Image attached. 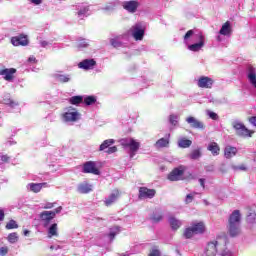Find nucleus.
Instances as JSON below:
<instances>
[{
  "mask_svg": "<svg viewBox=\"0 0 256 256\" xmlns=\"http://www.w3.org/2000/svg\"><path fill=\"white\" fill-rule=\"evenodd\" d=\"M213 83L214 81L207 76H201L198 79V87H200L201 89H211L213 87Z\"/></svg>",
  "mask_w": 256,
  "mask_h": 256,
  "instance_id": "f8f14e48",
  "label": "nucleus"
},
{
  "mask_svg": "<svg viewBox=\"0 0 256 256\" xmlns=\"http://www.w3.org/2000/svg\"><path fill=\"white\" fill-rule=\"evenodd\" d=\"M30 231L29 230H24V235L27 237L29 235Z\"/></svg>",
  "mask_w": 256,
  "mask_h": 256,
  "instance_id": "e2e57ef3",
  "label": "nucleus"
},
{
  "mask_svg": "<svg viewBox=\"0 0 256 256\" xmlns=\"http://www.w3.org/2000/svg\"><path fill=\"white\" fill-rule=\"evenodd\" d=\"M228 231L231 237H237L241 230H239V223H241V212L234 210L228 220Z\"/></svg>",
  "mask_w": 256,
  "mask_h": 256,
  "instance_id": "f257e3e1",
  "label": "nucleus"
},
{
  "mask_svg": "<svg viewBox=\"0 0 256 256\" xmlns=\"http://www.w3.org/2000/svg\"><path fill=\"white\" fill-rule=\"evenodd\" d=\"M233 127L236 134H238L240 137H252L253 133H255L254 131L247 129V127L239 122L234 123Z\"/></svg>",
  "mask_w": 256,
  "mask_h": 256,
  "instance_id": "1a4fd4ad",
  "label": "nucleus"
},
{
  "mask_svg": "<svg viewBox=\"0 0 256 256\" xmlns=\"http://www.w3.org/2000/svg\"><path fill=\"white\" fill-rule=\"evenodd\" d=\"M149 256H161V252L157 249H154L149 253Z\"/></svg>",
  "mask_w": 256,
  "mask_h": 256,
  "instance_id": "3c124183",
  "label": "nucleus"
},
{
  "mask_svg": "<svg viewBox=\"0 0 256 256\" xmlns=\"http://www.w3.org/2000/svg\"><path fill=\"white\" fill-rule=\"evenodd\" d=\"M220 35H231L232 29H231V22L227 21L222 25V28L219 31Z\"/></svg>",
  "mask_w": 256,
  "mask_h": 256,
  "instance_id": "393cba45",
  "label": "nucleus"
},
{
  "mask_svg": "<svg viewBox=\"0 0 256 256\" xmlns=\"http://www.w3.org/2000/svg\"><path fill=\"white\" fill-rule=\"evenodd\" d=\"M111 45H112L113 47H119V42H118L117 40H115V39H112V40H111Z\"/></svg>",
  "mask_w": 256,
  "mask_h": 256,
  "instance_id": "6e6d98bb",
  "label": "nucleus"
},
{
  "mask_svg": "<svg viewBox=\"0 0 256 256\" xmlns=\"http://www.w3.org/2000/svg\"><path fill=\"white\" fill-rule=\"evenodd\" d=\"M170 123L171 125H177V116L175 115H170Z\"/></svg>",
  "mask_w": 256,
  "mask_h": 256,
  "instance_id": "8fccbe9b",
  "label": "nucleus"
},
{
  "mask_svg": "<svg viewBox=\"0 0 256 256\" xmlns=\"http://www.w3.org/2000/svg\"><path fill=\"white\" fill-rule=\"evenodd\" d=\"M207 115L208 117H210V119H212L213 121H218L219 120V115H217V113L213 112V111H207Z\"/></svg>",
  "mask_w": 256,
  "mask_h": 256,
  "instance_id": "79ce46f5",
  "label": "nucleus"
},
{
  "mask_svg": "<svg viewBox=\"0 0 256 256\" xmlns=\"http://www.w3.org/2000/svg\"><path fill=\"white\" fill-rule=\"evenodd\" d=\"M232 169L234 171H246L247 170V167L245 166V164H242L240 166H235V165H232Z\"/></svg>",
  "mask_w": 256,
  "mask_h": 256,
  "instance_id": "c03bdc74",
  "label": "nucleus"
},
{
  "mask_svg": "<svg viewBox=\"0 0 256 256\" xmlns=\"http://www.w3.org/2000/svg\"><path fill=\"white\" fill-rule=\"evenodd\" d=\"M7 240L12 244L17 243V241H19V234H17V232L10 233Z\"/></svg>",
  "mask_w": 256,
  "mask_h": 256,
  "instance_id": "f704fd0d",
  "label": "nucleus"
},
{
  "mask_svg": "<svg viewBox=\"0 0 256 256\" xmlns=\"http://www.w3.org/2000/svg\"><path fill=\"white\" fill-rule=\"evenodd\" d=\"M61 209H63L61 206L56 208L53 211H43L40 213L39 217L41 221L44 224V227H48L49 223L53 221V218L57 216V214L61 213Z\"/></svg>",
  "mask_w": 256,
  "mask_h": 256,
  "instance_id": "7ed1b4c3",
  "label": "nucleus"
},
{
  "mask_svg": "<svg viewBox=\"0 0 256 256\" xmlns=\"http://www.w3.org/2000/svg\"><path fill=\"white\" fill-rule=\"evenodd\" d=\"M248 209H249L250 212H249V214L246 217V221H247V223H255V221H256V213L251 208H248Z\"/></svg>",
  "mask_w": 256,
  "mask_h": 256,
  "instance_id": "72a5a7b5",
  "label": "nucleus"
},
{
  "mask_svg": "<svg viewBox=\"0 0 256 256\" xmlns=\"http://www.w3.org/2000/svg\"><path fill=\"white\" fill-rule=\"evenodd\" d=\"M119 199V190H115L105 201L106 207H111Z\"/></svg>",
  "mask_w": 256,
  "mask_h": 256,
  "instance_id": "412c9836",
  "label": "nucleus"
},
{
  "mask_svg": "<svg viewBox=\"0 0 256 256\" xmlns=\"http://www.w3.org/2000/svg\"><path fill=\"white\" fill-rule=\"evenodd\" d=\"M70 105H81L83 103V96H72L69 99Z\"/></svg>",
  "mask_w": 256,
  "mask_h": 256,
  "instance_id": "2f4dec72",
  "label": "nucleus"
},
{
  "mask_svg": "<svg viewBox=\"0 0 256 256\" xmlns=\"http://www.w3.org/2000/svg\"><path fill=\"white\" fill-rule=\"evenodd\" d=\"M131 31L135 41H143V37H145V28L141 23L132 26Z\"/></svg>",
  "mask_w": 256,
  "mask_h": 256,
  "instance_id": "423d86ee",
  "label": "nucleus"
},
{
  "mask_svg": "<svg viewBox=\"0 0 256 256\" xmlns=\"http://www.w3.org/2000/svg\"><path fill=\"white\" fill-rule=\"evenodd\" d=\"M208 151H210L212 153V155L217 156L219 155L221 148L219 147V144H217V142H212L208 145L207 147Z\"/></svg>",
  "mask_w": 256,
  "mask_h": 256,
  "instance_id": "a878e982",
  "label": "nucleus"
},
{
  "mask_svg": "<svg viewBox=\"0 0 256 256\" xmlns=\"http://www.w3.org/2000/svg\"><path fill=\"white\" fill-rule=\"evenodd\" d=\"M195 32L193 31V30H188L187 32H186V34L184 35V40L185 41H187V39H190L191 37H193V34H194Z\"/></svg>",
  "mask_w": 256,
  "mask_h": 256,
  "instance_id": "49530a36",
  "label": "nucleus"
},
{
  "mask_svg": "<svg viewBox=\"0 0 256 256\" xmlns=\"http://www.w3.org/2000/svg\"><path fill=\"white\" fill-rule=\"evenodd\" d=\"M191 227L195 235L205 233V224L203 222L195 223Z\"/></svg>",
  "mask_w": 256,
  "mask_h": 256,
  "instance_id": "4be33fe9",
  "label": "nucleus"
},
{
  "mask_svg": "<svg viewBox=\"0 0 256 256\" xmlns=\"http://www.w3.org/2000/svg\"><path fill=\"white\" fill-rule=\"evenodd\" d=\"M83 173H91L92 175H101V171L97 167V162L87 161L83 164L82 168Z\"/></svg>",
  "mask_w": 256,
  "mask_h": 256,
  "instance_id": "0eeeda50",
  "label": "nucleus"
},
{
  "mask_svg": "<svg viewBox=\"0 0 256 256\" xmlns=\"http://www.w3.org/2000/svg\"><path fill=\"white\" fill-rule=\"evenodd\" d=\"M28 61H35V58H29Z\"/></svg>",
  "mask_w": 256,
  "mask_h": 256,
  "instance_id": "0e129e2a",
  "label": "nucleus"
},
{
  "mask_svg": "<svg viewBox=\"0 0 256 256\" xmlns=\"http://www.w3.org/2000/svg\"><path fill=\"white\" fill-rule=\"evenodd\" d=\"M89 12V7H85L82 8L79 12H78V17H81V15H85V13Z\"/></svg>",
  "mask_w": 256,
  "mask_h": 256,
  "instance_id": "de8ad7c7",
  "label": "nucleus"
},
{
  "mask_svg": "<svg viewBox=\"0 0 256 256\" xmlns=\"http://www.w3.org/2000/svg\"><path fill=\"white\" fill-rule=\"evenodd\" d=\"M185 239H191V237H193V235H195V232L193 231L192 227H188L184 230L183 233Z\"/></svg>",
  "mask_w": 256,
  "mask_h": 256,
  "instance_id": "c9c22d12",
  "label": "nucleus"
},
{
  "mask_svg": "<svg viewBox=\"0 0 256 256\" xmlns=\"http://www.w3.org/2000/svg\"><path fill=\"white\" fill-rule=\"evenodd\" d=\"M157 195V190L149 189L147 187H140L138 199H153Z\"/></svg>",
  "mask_w": 256,
  "mask_h": 256,
  "instance_id": "9d476101",
  "label": "nucleus"
},
{
  "mask_svg": "<svg viewBox=\"0 0 256 256\" xmlns=\"http://www.w3.org/2000/svg\"><path fill=\"white\" fill-rule=\"evenodd\" d=\"M138 7H139V2L135 0L126 1L123 3V8L129 13H135Z\"/></svg>",
  "mask_w": 256,
  "mask_h": 256,
  "instance_id": "a211bd4d",
  "label": "nucleus"
},
{
  "mask_svg": "<svg viewBox=\"0 0 256 256\" xmlns=\"http://www.w3.org/2000/svg\"><path fill=\"white\" fill-rule=\"evenodd\" d=\"M121 233V227L119 226H115L113 228V231H111L109 234H108V237L110 239V241H113V239H115V237H117V235H119Z\"/></svg>",
  "mask_w": 256,
  "mask_h": 256,
  "instance_id": "473e14b6",
  "label": "nucleus"
},
{
  "mask_svg": "<svg viewBox=\"0 0 256 256\" xmlns=\"http://www.w3.org/2000/svg\"><path fill=\"white\" fill-rule=\"evenodd\" d=\"M199 183H200L201 187H203V189H205V179L204 178H200L199 179Z\"/></svg>",
  "mask_w": 256,
  "mask_h": 256,
  "instance_id": "bf43d9fd",
  "label": "nucleus"
},
{
  "mask_svg": "<svg viewBox=\"0 0 256 256\" xmlns=\"http://www.w3.org/2000/svg\"><path fill=\"white\" fill-rule=\"evenodd\" d=\"M7 105H15V102H13L12 100H8L6 101Z\"/></svg>",
  "mask_w": 256,
  "mask_h": 256,
  "instance_id": "680f3d73",
  "label": "nucleus"
},
{
  "mask_svg": "<svg viewBox=\"0 0 256 256\" xmlns=\"http://www.w3.org/2000/svg\"><path fill=\"white\" fill-rule=\"evenodd\" d=\"M225 247V240L218 238L217 240L211 241L206 247V256H217V251Z\"/></svg>",
  "mask_w": 256,
  "mask_h": 256,
  "instance_id": "f03ea898",
  "label": "nucleus"
},
{
  "mask_svg": "<svg viewBox=\"0 0 256 256\" xmlns=\"http://www.w3.org/2000/svg\"><path fill=\"white\" fill-rule=\"evenodd\" d=\"M15 73H17V69L15 68H5L0 70V75H4L5 81H12Z\"/></svg>",
  "mask_w": 256,
  "mask_h": 256,
  "instance_id": "6ab92c4d",
  "label": "nucleus"
},
{
  "mask_svg": "<svg viewBox=\"0 0 256 256\" xmlns=\"http://www.w3.org/2000/svg\"><path fill=\"white\" fill-rule=\"evenodd\" d=\"M81 114L79 112H65L62 117L67 123H75V121H79V117Z\"/></svg>",
  "mask_w": 256,
  "mask_h": 256,
  "instance_id": "2eb2a0df",
  "label": "nucleus"
},
{
  "mask_svg": "<svg viewBox=\"0 0 256 256\" xmlns=\"http://www.w3.org/2000/svg\"><path fill=\"white\" fill-rule=\"evenodd\" d=\"M187 123H189L190 127H192V129H199L200 131H203V129H205V124L199 120H197L195 117L193 116H189L186 119Z\"/></svg>",
  "mask_w": 256,
  "mask_h": 256,
  "instance_id": "4468645a",
  "label": "nucleus"
},
{
  "mask_svg": "<svg viewBox=\"0 0 256 256\" xmlns=\"http://www.w3.org/2000/svg\"><path fill=\"white\" fill-rule=\"evenodd\" d=\"M205 47V36L203 34L199 35V42L194 43L192 45L188 46L189 51H193L194 53H197V51H201Z\"/></svg>",
  "mask_w": 256,
  "mask_h": 256,
  "instance_id": "ddd939ff",
  "label": "nucleus"
},
{
  "mask_svg": "<svg viewBox=\"0 0 256 256\" xmlns=\"http://www.w3.org/2000/svg\"><path fill=\"white\" fill-rule=\"evenodd\" d=\"M84 103L88 106L93 105L97 103V98H95V96H87L86 98H84Z\"/></svg>",
  "mask_w": 256,
  "mask_h": 256,
  "instance_id": "e433bc0d",
  "label": "nucleus"
},
{
  "mask_svg": "<svg viewBox=\"0 0 256 256\" xmlns=\"http://www.w3.org/2000/svg\"><path fill=\"white\" fill-rule=\"evenodd\" d=\"M31 3H33L34 5H41V3H43V0H30Z\"/></svg>",
  "mask_w": 256,
  "mask_h": 256,
  "instance_id": "4d7b16f0",
  "label": "nucleus"
},
{
  "mask_svg": "<svg viewBox=\"0 0 256 256\" xmlns=\"http://www.w3.org/2000/svg\"><path fill=\"white\" fill-rule=\"evenodd\" d=\"M77 47L79 49H85L89 47V43L84 38H81L80 40H78Z\"/></svg>",
  "mask_w": 256,
  "mask_h": 256,
  "instance_id": "4c0bfd02",
  "label": "nucleus"
},
{
  "mask_svg": "<svg viewBox=\"0 0 256 256\" xmlns=\"http://www.w3.org/2000/svg\"><path fill=\"white\" fill-rule=\"evenodd\" d=\"M150 220L152 223H160V221H163V210L156 209L155 211H153L150 216Z\"/></svg>",
  "mask_w": 256,
  "mask_h": 256,
  "instance_id": "aec40b11",
  "label": "nucleus"
},
{
  "mask_svg": "<svg viewBox=\"0 0 256 256\" xmlns=\"http://www.w3.org/2000/svg\"><path fill=\"white\" fill-rule=\"evenodd\" d=\"M223 251L220 253V256H233L231 251H229L227 248L223 247Z\"/></svg>",
  "mask_w": 256,
  "mask_h": 256,
  "instance_id": "a18cd8bd",
  "label": "nucleus"
},
{
  "mask_svg": "<svg viewBox=\"0 0 256 256\" xmlns=\"http://www.w3.org/2000/svg\"><path fill=\"white\" fill-rule=\"evenodd\" d=\"M91 191V186L87 183H82L78 186V192L85 194V193H90Z\"/></svg>",
  "mask_w": 256,
  "mask_h": 256,
  "instance_id": "7c9ffc66",
  "label": "nucleus"
},
{
  "mask_svg": "<svg viewBox=\"0 0 256 256\" xmlns=\"http://www.w3.org/2000/svg\"><path fill=\"white\" fill-rule=\"evenodd\" d=\"M47 185L46 182L44 183H30L29 187H30V191H32V193H39L43 187H45Z\"/></svg>",
  "mask_w": 256,
  "mask_h": 256,
  "instance_id": "bb28decb",
  "label": "nucleus"
},
{
  "mask_svg": "<svg viewBox=\"0 0 256 256\" xmlns=\"http://www.w3.org/2000/svg\"><path fill=\"white\" fill-rule=\"evenodd\" d=\"M115 143V140L108 139L104 140L103 143L99 147V151H105L108 155H111L113 153H117V146H112ZM107 149V150H105Z\"/></svg>",
  "mask_w": 256,
  "mask_h": 256,
  "instance_id": "6e6552de",
  "label": "nucleus"
},
{
  "mask_svg": "<svg viewBox=\"0 0 256 256\" xmlns=\"http://www.w3.org/2000/svg\"><path fill=\"white\" fill-rule=\"evenodd\" d=\"M121 145L122 147H128L130 149V157H135V154L137 153V151H139V148L141 147V143L133 138H130L128 142L127 140H122Z\"/></svg>",
  "mask_w": 256,
  "mask_h": 256,
  "instance_id": "39448f33",
  "label": "nucleus"
},
{
  "mask_svg": "<svg viewBox=\"0 0 256 256\" xmlns=\"http://www.w3.org/2000/svg\"><path fill=\"white\" fill-rule=\"evenodd\" d=\"M190 159L192 160H197L199 159V157H201V151L199 149L193 150L190 155H189Z\"/></svg>",
  "mask_w": 256,
  "mask_h": 256,
  "instance_id": "58836bf2",
  "label": "nucleus"
},
{
  "mask_svg": "<svg viewBox=\"0 0 256 256\" xmlns=\"http://www.w3.org/2000/svg\"><path fill=\"white\" fill-rule=\"evenodd\" d=\"M249 122L251 123V125H254V127H256V116L250 117Z\"/></svg>",
  "mask_w": 256,
  "mask_h": 256,
  "instance_id": "5fc2aeb1",
  "label": "nucleus"
},
{
  "mask_svg": "<svg viewBox=\"0 0 256 256\" xmlns=\"http://www.w3.org/2000/svg\"><path fill=\"white\" fill-rule=\"evenodd\" d=\"M58 79L60 83H69V81H71V78H69V76L66 75H59Z\"/></svg>",
  "mask_w": 256,
  "mask_h": 256,
  "instance_id": "37998d69",
  "label": "nucleus"
},
{
  "mask_svg": "<svg viewBox=\"0 0 256 256\" xmlns=\"http://www.w3.org/2000/svg\"><path fill=\"white\" fill-rule=\"evenodd\" d=\"M5 219V211L0 209V221H3Z\"/></svg>",
  "mask_w": 256,
  "mask_h": 256,
  "instance_id": "13d9d810",
  "label": "nucleus"
},
{
  "mask_svg": "<svg viewBox=\"0 0 256 256\" xmlns=\"http://www.w3.org/2000/svg\"><path fill=\"white\" fill-rule=\"evenodd\" d=\"M224 155L226 159H231L232 157H235L237 155V149L233 146H227L224 149Z\"/></svg>",
  "mask_w": 256,
  "mask_h": 256,
  "instance_id": "5701e85b",
  "label": "nucleus"
},
{
  "mask_svg": "<svg viewBox=\"0 0 256 256\" xmlns=\"http://www.w3.org/2000/svg\"><path fill=\"white\" fill-rule=\"evenodd\" d=\"M95 65H97V61H95V59H85L78 64V67L85 71H89V69H93Z\"/></svg>",
  "mask_w": 256,
  "mask_h": 256,
  "instance_id": "f3484780",
  "label": "nucleus"
},
{
  "mask_svg": "<svg viewBox=\"0 0 256 256\" xmlns=\"http://www.w3.org/2000/svg\"><path fill=\"white\" fill-rule=\"evenodd\" d=\"M155 146L157 149H163L164 147H169V140L168 138H160L156 143Z\"/></svg>",
  "mask_w": 256,
  "mask_h": 256,
  "instance_id": "c756f323",
  "label": "nucleus"
},
{
  "mask_svg": "<svg viewBox=\"0 0 256 256\" xmlns=\"http://www.w3.org/2000/svg\"><path fill=\"white\" fill-rule=\"evenodd\" d=\"M247 78L250 84L256 89V68L252 65L247 67Z\"/></svg>",
  "mask_w": 256,
  "mask_h": 256,
  "instance_id": "dca6fc26",
  "label": "nucleus"
},
{
  "mask_svg": "<svg viewBox=\"0 0 256 256\" xmlns=\"http://www.w3.org/2000/svg\"><path fill=\"white\" fill-rule=\"evenodd\" d=\"M19 225L17 224V222L15 220H10L7 224H6V229L11 230V229H18Z\"/></svg>",
  "mask_w": 256,
  "mask_h": 256,
  "instance_id": "ea45409f",
  "label": "nucleus"
},
{
  "mask_svg": "<svg viewBox=\"0 0 256 256\" xmlns=\"http://www.w3.org/2000/svg\"><path fill=\"white\" fill-rule=\"evenodd\" d=\"M186 169L183 165L174 168L167 176L168 181H183Z\"/></svg>",
  "mask_w": 256,
  "mask_h": 256,
  "instance_id": "20e7f679",
  "label": "nucleus"
},
{
  "mask_svg": "<svg viewBox=\"0 0 256 256\" xmlns=\"http://www.w3.org/2000/svg\"><path fill=\"white\" fill-rule=\"evenodd\" d=\"M0 159L3 163H9L10 157L8 155H2Z\"/></svg>",
  "mask_w": 256,
  "mask_h": 256,
  "instance_id": "603ef678",
  "label": "nucleus"
},
{
  "mask_svg": "<svg viewBox=\"0 0 256 256\" xmlns=\"http://www.w3.org/2000/svg\"><path fill=\"white\" fill-rule=\"evenodd\" d=\"M11 43L14 45V47H19L20 45L22 47H25L29 45V39L27 38V35L20 34L19 36H14L11 38Z\"/></svg>",
  "mask_w": 256,
  "mask_h": 256,
  "instance_id": "9b49d317",
  "label": "nucleus"
},
{
  "mask_svg": "<svg viewBox=\"0 0 256 256\" xmlns=\"http://www.w3.org/2000/svg\"><path fill=\"white\" fill-rule=\"evenodd\" d=\"M190 145H193V142L187 138H181L180 140H178V146L181 149H187Z\"/></svg>",
  "mask_w": 256,
  "mask_h": 256,
  "instance_id": "c85d7f7f",
  "label": "nucleus"
},
{
  "mask_svg": "<svg viewBox=\"0 0 256 256\" xmlns=\"http://www.w3.org/2000/svg\"><path fill=\"white\" fill-rule=\"evenodd\" d=\"M169 224L173 231H177V229H179L181 227V220L175 218L174 216H171L169 218Z\"/></svg>",
  "mask_w": 256,
  "mask_h": 256,
  "instance_id": "cd10ccee",
  "label": "nucleus"
},
{
  "mask_svg": "<svg viewBox=\"0 0 256 256\" xmlns=\"http://www.w3.org/2000/svg\"><path fill=\"white\" fill-rule=\"evenodd\" d=\"M59 228L57 226V223L52 224L48 228V238L51 239L53 237H59Z\"/></svg>",
  "mask_w": 256,
  "mask_h": 256,
  "instance_id": "b1692460",
  "label": "nucleus"
},
{
  "mask_svg": "<svg viewBox=\"0 0 256 256\" xmlns=\"http://www.w3.org/2000/svg\"><path fill=\"white\" fill-rule=\"evenodd\" d=\"M7 253H9V248H7V247L0 248V255L5 256V255H7Z\"/></svg>",
  "mask_w": 256,
  "mask_h": 256,
  "instance_id": "09e8293b",
  "label": "nucleus"
},
{
  "mask_svg": "<svg viewBox=\"0 0 256 256\" xmlns=\"http://www.w3.org/2000/svg\"><path fill=\"white\" fill-rule=\"evenodd\" d=\"M119 256H129V254H120Z\"/></svg>",
  "mask_w": 256,
  "mask_h": 256,
  "instance_id": "69168bd1",
  "label": "nucleus"
},
{
  "mask_svg": "<svg viewBox=\"0 0 256 256\" xmlns=\"http://www.w3.org/2000/svg\"><path fill=\"white\" fill-rule=\"evenodd\" d=\"M195 195H197V192H193L186 196V199H185L186 205H189V203H193V199H195Z\"/></svg>",
  "mask_w": 256,
  "mask_h": 256,
  "instance_id": "a19ab883",
  "label": "nucleus"
},
{
  "mask_svg": "<svg viewBox=\"0 0 256 256\" xmlns=\"http://www.w3.org/2000/svg\"><path fill=\"white\" fill-rule=\"evenodd\" d=\"M47 45H49V42H47V41H42L41 42L42 47H47Z\"/></svg>",
  "mask_w": 256,
  "mask_h": 256,
  "instance_id": "052dcab7",
  "label": "nucleus"
},
{
  "mask_svg": "<svg viewBox=\"0 0 256 256\" xmlns=\"http://www.w3.org/2000/svg\"><path fill=\"white\" fill-rule=\"evenodd\" d=\"M72 111H75V108H70Z\"/></svg>",
  "mask_w": 256,
  "mask_h": 256,
  "instance_id": "338daca9",
  "label": "nucleus"
},
{
  "mask_svg": "<svg viewBox=\"0 0 256 256\" xmlns=\"http://www.w3.org/2000/svg\"><path fill=\"white\" fill-rule=\"evenodd\" d=\"M55 207V203H46L43 209H53Z\"/></svg>",
  "mask_w": 256,
  "mask_h": 256,
  "instance_id": "864d4df0",
  "label": "nucleus"
}]
</instances>
